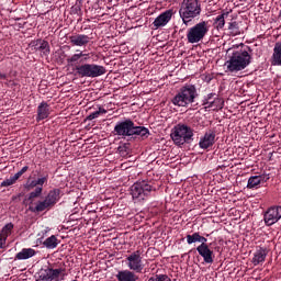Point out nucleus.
Returning a JSON list of instances; mask_svg holds the SVG:
<instances>
[{
	"label": "nucleus",
	"instance_id": "obj_36",
	"mask_svg": "<svg viewBox=\"0 0 281 281\" xmlns=\"http://www.w3.org/2000/svg\"><path fill=\"white\" fill-rule=\"evenodd\" d=\"M16 178L13 176L9 179H5L4 181L1 182V188H8L10 186H14L16 183Z\"/></svg>",
	"mask_w": 281,
	"mask_h": 281
},
{
	"label": "nucleus",
	"instance_id": "obj_43",
	"mask_svg": "<svg viewBox=\"0 0 281 281\" xmlns=\"http://www.w3.org/2000/svg\"><path fill=\"white\" fill-rule=\"evenodd\" d=\"M213 95H216V93H210V94L207 95L206 102H204V104H209L207 102H210V100H212V97H213Z\"/></svg>",
	"mask_w": 281,
	"mask_h": 281
},
{
	"label": "nucleus",
	"instance_id": "obj_12",
	"mask_svg": "<svg viewBox=\"0 0 281 281\" xmlns=\"http://www.w3.org/2000/svg\"><path fill=\"white\" fill-rule=\"evenodd\" d=\"M61 273L63 269L48 268L41 272L40 278L36 281H58Z\"/></svg>",
	"mask_w": 281,
	"mask_h": 281
},
{
	"label": "nucleus",
	"instance_id": "obj_11",
	"mask_svg": "<svg viewBox=\"0 0 281 281\" xmlns=\"http://www.w3.org/2000/svg\"><path fill=\"white\" fill-rule=\"evenodd\" d=\"M216 144V132L209 130L202 138H200L199 146L202 150H207Z\"/></svg>",
	"mask_w": 281,
	"mask_h": 281
},
{
	"label": "nucleus",
	"instance_id": "obj_20",
	"mask_svg": "<svg viewBox=\"0 0 281 281\" xmlns=\"http://www.w3.org/2000/svg\"><path fill=\"white\" fill-rule=\"evenodd\" d=\"M267 254H269V250L267 248H259L252 258V265H260L267 260Z\"/></svg>",
	"mask_w": 281,
	"mask_h": 281
},
{
	"label": "nucleus",
	"instance_id": "obj_27",
	"mask_svg": "<svg viewBox=\"0 0 281 281\" xmlns=\"http://www.w3.org/2000/svg\"><path fill=\"white\" fill-rule=\"evenodd\" d=\"M262 183V178L259 176H252L248 179L247 188L249 190L260 186Z\"/></svg>",
	"mask_w": 281,
	"mask_h": 281
},
{
	"label": "nucleus",
	"instance_id": "obj_1",
	"mask_svg": "<svg viewBox=\"0 0 281 281\" xmlns=\"http://www.w3.org/2000/svg\"><path fill=\"white\" fill-rule=\"evenodd\" d=\"M115 135L120 137H131L133 135H139L140 137H148V128L144 126H135V123L127 119L116 123L114 126Z\"/></svg>",
	"mask_w": 281,
	"mask_h": 281
},
{
	"label": "nucleus",
	"instance_id": "obj_5",
	"mask_svg": "<svg viewBox=\"0 0 281 281\" xmlns=\"http://www.w3.org/2000/svg\"><path fill=\"white\" fill-rule=\"evenodd\" d=\"M198 97L199 93H196V87L187 85L180 89L179 93L173 97L171 102L175 106H188L189 104H192Z\"/></svg>",
	"mask_w": 281,
	"mask_h": 281
},
{
	"label": "nucleus",
	"instance_id": "obj_28",
	"mask_svg": "<svg viewBox=\"0 0 281 281\" xmlns=\"http://www.w3.org/2000/svg\"><path fill=\"white\" fill-rule=\"evenodd\" d=\"M209 109H212L215 106V110L218 111L225 106V101L221 98H216L214 101H207Z\"/></svg>",
	"mask_w": 281,
	"mask_h": 281
},
{
	"label": "nucleus",
	"instance_id": "obj_4",
	"mask_svg": "<svg viewBox=\"0 0 281 281\" xmlns=\"http://www.w3.org/2000/svg\"><path fill=\"white\" fill-rule=\"evenodd\" d=\"M179 15L184 25H188L192 19L201 16V2L199 0H183L179 9Z\"/></svg>",
	"mask_w": 281,
	"mask_h": 281
},
{
	"label": "nucleus",
	"instance_id": "obj_31",
	"mask_svg": "<svg viewBox=\"0 0 281 281\" xmlns=\"http://www.w3.org/2000/svg\"><path fill=\"white\" fill-rule=\"evenodd\" d=\"M128 148H131V144H128V143H125V144L119 146V148H117L119 155H121V157L128 156Z\"/></svg>",
	"mask_w": 281,
	"mask_h": 281
},
{
	"label": "nucleus",
	"instance_id": "obj_9",
	"mask_svg": "<svg viewBox=\"0 0 281 281\" xmlns=\"http://www.w3.org/2000/svg\"><path fill=\"white\" fill-rule=\"evenodd\" d=\"M126 261L130 271H135L136 273H142V271H144V263L142 262V251L136 250L132 252L126 258Z\"/></svg>",
	"mask_w": 281,
	"mask_h": 281
},
{
	"label": "nucleus",
	"instance_id": "obj_18",
	"mask_svg": "<svg viewBox=\"0 0 281 281\" xmlns=\"http://www.w3.org/2000/svg\"><path fill=\"white\" fill-rule=\"evenodd\" d=\"M271 65L281 67V42L274 44Z\"/></svg>",
	"mask_w": 281,
	"mask_h": 281
},
{
	"label": "nucleus",
	"instance_id": "obj_17",
	"mask_svg": "<svg viewBox=\"0 0 281 281\" xmlns=\"http://www.w3.org/2000/svg\"><path fill=\"white\" fill-rule=\"evenodd\" d=\"M52 207L45 200L38 201L35 206H29V212H33V214H41V212H45V210H52Z\"/></svg>",
	"mask_w": 281,
	"mask_h": 281
},
{
	"label": "nucleus",
	"instance_id": "obj_24",
	"mask_svg": "<svg viewBox=\"0 0 281 281\" xmlns=\"http://www.w3.org/2000/svg\"><path fill=\"white\" fill-rule=\"evenodd\" d=\"M43 245L44 247H46V249H56L58 247V238L55 235H53L46 238Z\"/></svg>",
	"mask_w": 281,
	"mask_h": 281
},
{
	"label": "nucleus",
	"instance_id": "obj_13",
	"mask_svg": "<svg viewBox=\"0 0 281 281\" xmlns=\"http://www.w3.org/2000/svg\"><path fill=\"white\" fill-rule=\"evenodd\" d=\"M170 19H172V10L162 12L155 19L153 23L155 30H159V27H165V25H168V23H170Z\"/></svg>",
	"mask_w": 281,
	"mask_h": 281
},
{
	"label": "nucleus",
	"instance_id": "obj_26",
	"mask_svg": "<svg viewBox=\"0 0 281 281\" xmlns=\"http://www.w3.org/2000/svg\"><path fill=\"white\" fill-rule=\"evenodd\" d=\"M228 34L229 36H238L240 34V26H238V22L233 21L228 23Z\"/></svg>",
	"mask_w": 281,
	"mask_h": 281
},
{
	"label": "nucleus",
	"instance_id": "obj_34",
	"mask_svg": "<svg viewBox=\"0 0 281 281\" xmlns=\"http://www.w3.org/2000/svg\"><path fill=\"white\" fill-rule=\"evenodd\" d=\"M200 234L193 233L192 235H187L188 245H192V243H199Z\"/></svg>",
	"mask_w": 281,
	"mask_h": 281
},
{
	"label": "nucleus",
	"instance_id": "obj_3",
	"mask_svg": "<svg viewBox=\"0 0 281 281\" xmlns=\"http://www.w3.org/2000/svg\"><path fill=\"white\" fill-rule=\"evenodd\" d=\"M170 137L176 146H183V144H192L194 139V130L186 124H177L172 130Z\"/></svg>",
	"mask_w": 281,
	"mask_h": 281
},
{
	"label": "nucleus",
	"instance_id": "obj_23",
	"mask_svg": "<svg viewBox=\"0 0 281 281\" xmlns=\"http://www.w3.org/2000/svg\"><path fill=\"white\" fill-rule=\"evenodd\" d=\"M227 16H229V11H224L214 20V26L216 30H223V27H225V20Z\"/></svg>",
	"mask_w": 281,
	"mask_h": 281
},
{
	"label": "nucleus",
	"instance_id": "obj_16",
	"mask_svg": "<svg viewBox=\"0 0 281 281\" xmlns=\"http://www.w3.org/2000/svg\"><path fill=\"white\" fill-rule=\"evenodd\" d=\"M196 251L203 257V260L206 262V265H212L214 262V251L210 249V246L204 248H196Z\"/></svg>",
	"mask_w": 281,
	"mask_h": 281
},
{
	"label": "nucleus",
	"instance_id": "obj_15",
	"mask_svg": "<svg viewBox=\"0 0 281 281\" xmlns=\"http://www.w3.org/2000/svg\"><path fill=\"white\" fill-rule=\"evenodd\" d=\"M117 281H139V277L131 270H120L116 274Z\"/></svg>",
	"mask_w": 281,
	"mask_h": 281
},
{
	"label": "nucleus",
	"instance_id": "obj_7",
	"mask_svg": "<svg viewBox=\"0 0 281 281\" xmlns=\"http://www.w3.org/2000/svg\"><path fill=\"white\" fill-rule=\"evenodd\" d=\"M75 70L80 78H99V76H104V74H106V68H104V66L95 64L78 65L75 67Z\"/></svg>",
	"mask_w": 281,
	"mask_h": 281
},
{
	"label": "nucleus",
	"instance_id": "obj_30",
	"mask_svg": "<svg viewBox=\"0 0 281 281\" xmlns=\"http://www.w3.org/2000/svg\"><path fill=\"white\" fill-rule=\"evenodd\" d=\"M106 113V110L102 106H99V110L95 112L90 113L86 120H88L89 122H91V120H97V117H100V115Z\"/></svg>",
	"mask_w": 281,
	"mask_h": 281
},
{
	"label": "nucleus",
	"instance_id": "obj_14",
	"mask_svg": "<svg viewBox=\"0 0 281 281\" xmlns=\"http://www.w3.org/2000/svg\"><path fill=\"white\" fill-rule=\"evenodd\" d=\"M69 41L71 45L76 47H85L86 45H89L90 38L88 35L85 34H77L69 37Z\"/></svg>",
	"mask_w": 281,
	"mask_h": 281
},
{
	"label": "nucleus",
	"instance_id": "obj_46",
	"mask_svg": "<svg viewBox=\"0 0 281 281\" xmlns=\"http://www.w3.org/2000/svg\"><path fill=\"white\" fill-rule=\"evenodd\" d=\"M280 16H281V11H280Z\"/></svg>",
	"mask_w": 281,
	"mask_h": 281
},
{
	"label": "nucleus",
	"instance_id": "obj_29",
	"mask_svg": "<svg viewBox=\"0 0 281 281\" xmlns=\"http://www.w3.org/2000/svg\"><path fill=\"white\" fill-rule=\"evenodd\" d=\"M40 44V47L37 48L40 52H44V54L49 55V42L45 40H38L37 44Z\"/></svg>",
	"mask_w": 281,
	"mask_h": 281
},
{
	"label": "nucleus",
	"instance_id": "obj_39",
	"mask_svg": "<svg viewBox=\"0 0 281 281\" xmlns=\"http://www.w3.org/2000/svg\"><path fill=\"white\" fill-rule=\"evenodd\" d=\"M36 186H38L37 181L33 180V181L30 182V184H27L26 188H27V190H32V188H36Z\"/></svg>",
	"mask_w": 281,
	"mask_h": 281
},
{
	"label": "nucleus",
	"instance_id": "obj_33",
	"mask_svg": "<svg viewBox=\"0 0 281 281\" xmlns=\"http://www.w3.org/2000/svg\"><path fill=\"white\" fill-rule=\"evenodd\" d=\"M148 281H172L168 274H156L150 277Z\"/></svg>",
	"mask_w": 281,
	"mask_h": 281
},
{
	"label": "nucleus",
	"instance_id": "obj_40",
	"mask_svg": "<svg viewBox=\"0 0 281 281\" xmlns=\"http://www.w3.org/2000/svg\"><path fill=\"white\" fill-rule=\"evenodd\" d=\"M36 181H37V186H43L45 181H47V178L46 177L38 178Z\"/></svg>",
	"mask_w": 281,
	"mask_h": 281
},
{
	"label": "nucleus",
	"instance_id": "obj_22",
	"mask_svg": "<svg viewBox=\"0 0 281 281\" xmlns=\"http://www.w3.org/2000/svg\"><path fill=\"white\" fill-rule=\"evenodd\" d=\"M36 256V250L32 248H23L22 251L18 252L15 256L16 260H27Z\"/></svg>",
	"mask_w": 281,
	"mask_h": 281
},
{
	"label": "nucleus",
	"instance_id": "obj_32",
	"mask_svg": "<svg viewBox=\"0 0 281 281\" xmlns=\"http://www.w3.org/2000/svg\"><path fill=\"white\" fill-rule=\"evenodd\" d=\"M12 229H14V224L9 223L7 224L3 228H2V233L0 234V236L8 238V236H10Z\"/></svg>",
	"mask_w": 281,
	"mask_h": 281
},
{
	"label": "nucleus",
	"instance_id": "obj_41",
	"mask_svg": "<svg viewBox=\"0 0 281 281\" xmlns=\"http://www.w3.org/2000/svg\"><path fill=\"white\" fill-rule=\"evenodd\" d=\"M5 238L7 237H2V235H0V249H3V245L5 244Z\"/></svg>",
	"mask_w": 281,
	"mask_h": 281
},
{
	"label": "nucleus",
	"instance_id": "obj_38",
	"mask_svg": "<svg viewBox=\"0 0 281 281\" xmlns=\"http://www.w3.org/2000/svg\"><path fill=\"white\" fill-rule=\"evenodd\" d=\"M199 243H201L200 246L196 247V249H201V248H205V247H209L207 246V238L203 237L200 235L199 237Z\"/></svg>",
	"mask_w": 281,
	"mask_h": 281
},
{
	"label": "nucleus",
	"instance_id": "obj_35",
	"mask_svg": "<svg viewBox=\"0 0 281 281\" xmlns=\"http://www.w3.org/2000/svg\"><path fill=\"white\" fill-rule=\"evenodd\" d=\"M83 56H87V54L80 52L79 54L72 55L70 58L67 59V63H78Z\"/></svg>",
	"mask_w": 281,
	"mask_h": 281
},
{
	"label": "nucleus",
	"instance_id": "obj_19",
	"mask_svg": "<svg viewBox=\"0 0 281 281\" xmlns=\"http://www.w3.org/2000/svg\"><path fill=\"white\" fill-rule=\"evenodd\" d=\"M60 199V189H53L48 192L47 196L44 199L50 206L54 207L58 200Z\"/></svg>",
	"mask_w": 281,
	"mask_h": 281
},
{
	"label": "nucleus",
	"instance_id": "obj_6",
	"mask_svg": "<svg viewBox=\"0 0 281 281\" xmlns=\"http://www.w3.org/2000/svg\"><path fill=\"white\" fill-rule=\"evenodd\" d=\"M207 32H210V25L206 21H202L193 25L189 29L187 33L188 43H201L205 36H207Z\"/></svg>",
	"mask_w": 281,
	"mask_h": 281
},
{
	"label": "nucleus",
	"instance_id": "obj_25",
	"mask_svg": "<svg viewBox=\"0 0 281 281\" xmlns=\"http://www.w3.org/2000/svg\"><path fill=\"white\" fill-rule=\"evenodd\" d=\"M41 194H43V187H37V188H35L34 191H32L29 194V198L25 199V201H29V203L32 205L34 203V200L38 199V196H41Z\"/></svg>",
	"mask_w": 281,
	"mask_h": 281
},
{
	"label": "nucleus",
	"instance_id": "obj_21",
	"mask_svg": "<svg viewBox=\"0 0 281 281\" xmlns=\"http://www.w3.org/2000/svg\"><path fill=\"white\" fill-rule=\"evenodd\" d=\"M49 117V104L42 102L37 108V120H47Z\"/></svg>",
	"mask_w": 281,
	"mask_h": 281
},
{
	"label": "nucleus",
	"instance_id": "obj_2",
	"mask_svg": "<svg viewBox=\"0 0 281 281\" xmlns=\"http://www.w3.org/2000/svg\"><path fill=\"white\" fill-rule=\"evenodd\" d=\"M251 64V55L247 50H237L234 52L228 60L225 63V67L234 74V71H243V69H247Z\"/></svg>",
	"mask_w": 281,
	"mask_h": 281
},
{
	"label": "nucleus",
	"instance_id": "obj_44",
	"mask_svg": "<svg viewBox=\"0 0 281 281\" xmlns=\"http://www.w3.org/2000/svg\"><path fill=\"white\" fill-rule=\"evenodd\" d=\"M7 78H8V76L5 74L0 72V80H5Z\"/></svg>",
	"mask_w": 281,
	"mask_h": 281
},
{
	"label": "nucleus",
	"instance_id": "obj_45",
	"mask_svg": "<svg viewBox=\"0 0 281 281\" xmlns=\"http://www.w3.org/2000/svg\"><path fill=\"white\" fill-rule=\"evenodd\" d=\"M16 199H19V195H13L12 196V201H16Z\"/></svg>",
	"mask_w": 281,
	"mask_h": 281
},
{
	"label": "nucleus",
	"instance_id": "obj_42",
	"mask_svg": "<svg viewBox=\"0 0 281 281\" xmlns=\"http://www.w3.org/2000/svg\"><path fill=\"white\" fill-rule=\"evenodd\" d=\"M261 178V183H267L269 176H258Z\"/></svg>",
	"mask_w": 281,
	"mask_h": 281
},
{
	"label": "nucleus",
	"instance_id": "obj_10",
	"mask_svg": "<svg viewBox=\"0 0 281 281\" xmlns=\"http://www.w3.org/2000/svg\"><path fill=\"white\" fill-rule=\"evenodd\" d=\"M280 218H281V206H271L266 211L263 215L265 224L268 227H271V225H276V223H278Z\"/></svg>",
	"mask_w": 281,
	"mask_h": 281
},
{
	"label": "nucleus",
	"instance_id": "obj_8",
	"mask_svg": "<svg viewBox=\"0 0 281 281\" xmlns=\"http://www.w3.org/2000/svg\"><path fill=\"white\" fill-rule=\"evenodd\" d=\"M150 192H153V186L144 180L140 182H135L131 187V194L133 199H138L139 201H144V199H146Z\"/></svg>",
	"mask_w": 281,
	"mask_h": 281
},
{
	"label": "nucleus",
	"instance_id": "obj_37",
	"mask_svg": "<svg viewBox=\"0 0 281 281\" xmlns=\"http://www.w3.org/2000/svg\"><path fill=\"white\" fill-rule=\"evenodd\" d=\"M30 170V167L24 166L20 171H18L13 177H15V179L19 181V179H21V177H23V175H25V171Z\"/></svg>",
	"mask_w": 281,
	"mask_h": 281
}]
</instances>
